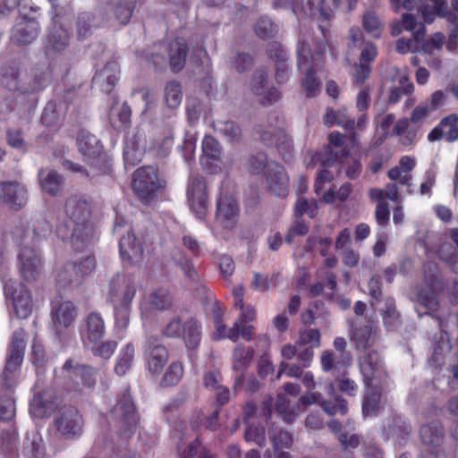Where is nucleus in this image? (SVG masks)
Wrapping results in <instances>:
<instances>
[{
  "mask_svg": "<svg viewBox=\"0 0 458 458\" xmlns=\"http://www.w3.org/2000/svg\"><path fill=\"white\" fill-rule=\"evenodd\" d=\"M187 45L183 38H177L169 44L168 55L174 71H181L185 64Z\"/></svg>",
  "mask_w": 458,
  "mask_h": 458,
  "instance_id": "nucleus-38",
  "label": "nucleus"
},
{
  "mask_svg": "<svg viewBox=\"0 0 458 458\" xmlns=\"http://www.w3.org/2000/svg\"><path fill=\"white\" fill-rule=\"evenodd\" d=\"M420 437L423 445V458H447L443 447V428L438 421L422 425Z\"/></svg>",
  "mask_w": 458,
  "mask_h": 458,
  "instance_id": "nucleus-13",
  "label": "nucleus"
},
{
  "mask_svg": "<svg viewBox=\"0 0 458 458\" xmlns=\"http://www.w3.org/2000/svg\"><path fill=\"white\" fill-rule=\"evenodd\" d=\"M18 8L22 21L13 30L11 39L15 44H30L38 35L39 25L34 17L28 18L30 13L37 11L31 0H0V16H5Z\"/></svg>",
  "mask_w": 458,
  "mask_h": 458,
  "instance_id": "nucleus-6",
  "label": "nucleus"
},
{
  "mask_svg": "<svg viewBox=\"0 0 458 458\" xmlns=\"http://www.w3.org/2000/svg\"><path fill=\"white\" fill-rule=\"evenodd\" d=\"M38 180L41 189L50 195L57 194L61 189L62 177L52 169L45 168L39 170Z\"/></svg>",
  "mask_w": 458,
  "mask_h": 458,
  "instance_id": "nucleus-42",
  "label": "nucleus"
},
{
  "mask_svg": "<svg viewBox=\"0 0 458 458\" xmlns=\"http://www.w3.org/2000/svg\"><path fill=\"white\" fill-rule=\"evenodd\" d=\"M384 325L387 330L393 331L397 329L400 324V314L396 310L395 303L393 298L385 300V308L382 311Z\"/></svg>",
  "mask_w": 458,
  "mask_h": 458,
  "instance_id": "nucleus-47",
  "label": "nucleus"
},
{
  "mask_svg": "<svg viewBox=\"0 0 458 458\" xmlns=\"http://www.w3.org/2000/svg\"><path fill=\"white\" fill-rule=\"evenodd\" d=\"M320 332L316 328H308L300 332L298 343L300 345H309L317 348L320 345Z\"/></svg>",
  "mask_w": 458,
  "mask_h": 458,
  "instance_id": "nucleus-59",
  "label": "nucleus"
},
{
  "mask_svg": "<svg viewBox=\"0 0 458 458\" xmlns=\"http://www.w3.org/2000/svg\"><path fill=\"white\" fill-rule=\"evenodd\" d=\"M362 25L364 30L373 38H379L383 30V23L380 21L376 13L368 11L363 15Z\"/></svg>",
  "mask_w": 458,
  "mask_h": 458,
  "instance_id": "nucleus-51",
  "label": "nucleus"
},
{
  "mask_svg": "<svg viewBox=\"0 0 458 458\" xmlns=\"http://www.w3.org/2000/svg\"><path fill=\"white\" fill-rule=\"evenodd\" d=\"M64 212L66 219L58 221L55 234L72 249L80 250L91 242L94 235L90 203L82 196H72L66 200Z\"/></svg>",
  "mask_w": 458,
  "mask_h": 458,
  "instance_id": "nucleus-1",
  "label": "nucleus"
},
{
  "mask_svg": "<svg viewBox=\"0 0 458 458\" xmlns=\"http://www.w3.org/2000/svg\"><path fill=\"white\" fill-rule=\"evenodd\" d=\"M360 370L365 386L362 413L365 417L372 416L383 407L380 385L386 378V372L380 356L376 352L367 353L360 359Z\"/></svg>",
  "mask_w": 458,
  "mask_h": 458,
  "instance_id": "nucleus-3",
  "label": "nucleus"
},
{
  "mask_svg": "<svg viewBox=\"0 0 458 458\" xmlns=\"http://www.w3.org/2000/svg\"><path fill=\"white\" fill-rule=\"evenodd\" d=\"M455 252L449 243H444L439 248V257L449 263L455 272H458V255Z\"/></svg>",
  "mask_w": 458,
  "mask_h": 458,
  "instance_id": "nucleus-64",
  "label": "nucleus"
},
{
  "mask_svg": "<svg viewBox=\"0 0 458 458\" xmlns=\"http://www.w3.org/2000/svg\"><path fill=\"white\" fill-rule=\"evenodd\" d=\"M86 347L91 351L93 355L103 360H109L117 347V343L114 340L98 341Z\"/></svg>",
  "mask_w": 458,
  "mask_h": 458,
  "instance_id": "nucleus-48",
  "label": "nucleus"
},
{
  "mask_svg": "<svg viewBox=\"0 0 458 458\" xmlns=\"http://www.w3.org/2000/svg\"><path fill=\"white\" fill-rule=\"evenodd\" d=\"M148 369L153 374H159L168 360V352L163 345L157 344L149 349L147 355Z\"/></svg>",
  "mask_w": 458,
  "mask_h": 458,
  "instance_id": "nucleus-40",
  "label": "nucleus"
},
{
  "mask_svg": "<svg viewBox=\"0 0 458 458\" xmlns=\"http://www.w3.org/2000/svg\"><path fill=\"white\" fill-rule=\"evenodd\" d=\"M164 335L167 337L182 336L186 347L190 350L195 349L201 339L200 326L193 318L185 321L183 324L179 318L172 319L165 327Z\"/></svg>",
  "mask_w": 458,
  "mask_h": 458,
  "instance_id": "nucleus-15",
  "label": "nucleus"
},
{
  "mask_svg": "<svg viewBox=\"0 0 458 458\" xmlns=\"http://www.w3.org/2000/svg\"><path fill=\"white\" fill-rule=\"evenodd\" d=\"M70 34L64 27L63 22L53 19V25L50 29L45 42V52L49 57H55L63 53L69 46Z\"/></svg>",
  "mask_w": 458,
  "mask_h": 458,
  "instance_id": "nucleus-23",
  "label": "nucleus"
},
{
  "mask_svg": "<svg viewBox=\"0 0 458 458\" xmlns=\"http://www.w3.org/2000/svg\"><path fill=\"white\" fill-rule=\"evenodd\" d=\"M259 138L267 146H276L278 151L284 154L292 148V141L285 132L279 127L261 128L259 131Z\"/></svg>",
  "mask_w": 458,
  "mask_h": 458,
  "instance_id": "nucleus-36",
  "label": "nucleus"
},
{
  "mask_svg": "<svg viewBox=\"0 0 458 458\" xmlns=\"http://www.w3.org/2000/svg\"><path fill=\"white\" fill-rule=\"evenodd\" d=\"M245 439L247 442H253L259 446L265 445L266 437L264 428L255 426L252 423L247 425Z\"/></svg>",
  "mask_w": 458,
  "mask_h": 458,
  "instance_id": "nucleus-62",
  "label": "nucleus"
},
{
  "mask_svg": "<svg viewBox=\"0 0 458 458\" xmlns=\"http://www.w3.org/2000/svg\"><path fill=\"white\" fill-rule=\"evenodd\" d=\"M136 0H111L102 6L106 19L114 17L119 23L126 24L132 16Z\"/></svg>",
  "mask_w": 458,
  "mask_h": 458,
  "instance_id": "nucleus-29",
  "label": "nucleus"
},
{
  "mask_svg": "<svg viewBox=\"0 0 458 458\" xmlns=\"http://www.w3.org/2000/svg\"><path fill=\"white\" fill-rule=\"evenodd\" d=\"M58 398L50 390L34 396L30 404V412L35 418L49 416L57 407Z\"/></svg>",
  "mask_w": 458,
  "mask_h": 458,
  "instance_id": "nucleus-34",
  "label": "nucleus"
},
{
  "mask_svg": "<svg viewBox=\"0 0 458 458\" xmlns=\"http://www.w3.org/2000/svg\"><path fill=\"white\" fill-rule=\"evenodd\" d=\"M426 287L420 290L418 293V302L423 306L428 312H434L438 308V301L437 300V293L442 288L441 282L436 275L426 277Z\"/></svg>",
  "mask_w": 458,
  "mask_h": 458,
  "instance_id": "nucleus-33",
  "label": "nucleus"
},
{
  "mask_svg": "<svg viewBox=\"0 0 458 458\" xmlns=\"http://www.w3.org/2000/svg\"><path fill=\"white\" fill-rule=\"evenodd\" d=\"M377 337V327L373 323L355 329L352 340L358 349H366L374 344Z\"/></svg>",
  "mask_w": 458,
  "mask_h": 458,
  "instance_id": "nucleus-44",
  "label": "nucleus"
},
{
  "mask_svg": "<svg viewBox=\"0 0 458 458\" xmlns=\"http://www.w3.org/2000/svg\"><path fill=\"white\" fill-rule=\"evenodd\" d=\"M174 144V135L171 126L165 128L163 133L155 131L148 135V139L142 141V134L138 132L125 141L123 151L124 160L127 164L134 165L141 159L144 151L153 152L157 156H165Z\"/></svg>",
  "mask_w": 458,
  "mask_h": 458,
  "instance_id": "nucleus-5",
  "label": "nucleus"
},
{
  "mask_svg": "<svg viewBox=\"0 0 458 458\" xmlns=\"http://www.w3.org/2000/svg\"><path fill=\"white\" fill-rule=\"evenodd\" d=\"M64 377H69L79 391L92 390L96 384V370L89 366L74 364L68 360L63 366Z\"/></svg>",
  "mask_w": 458,
  "mask_h": 458,
  "instance_id": "nucleus-19",
  "label": "nucleus"
},
{
  "mask_svg": "<svg viewBox=\"0 0 458 458\" xmlns=\"http://www.w3.org/2000/svg\"><path fill=\"white\" fill-rule=\"evenodd\" d=\"M170 305L171 298L168 292L165 289L157 290L141 301V317L143 319H151L156 311L165 310Z\"/></svg>",
  "mask_w": 458,
  "mask_h": 458,
  "instance_id": "nucleus-27",
  "label": "nucleus"
},
{
  "mask_svg": "<svg viewBox=\"0 0 458 458\" xmlns=\"http://www.w3.org/2000/svg\"><path fill=\"white\" fill-rule=\"evenodd\" d=\"M26 347L25 333L22 329L15 331L8 350L6 364L1 376V385L6 389L15 386L19 369L22 363Z\"/></svg>",
  "mask_w": 458,
  "mask_h": 458,
  "instance_id": "nucleus-11",
  "label": "nucleus"
},
{
  "mask_svg": "<svg viewBox=\"0 0 458 458\" xmlns=\"http://www.w3.org/2000/svg\"><path fill=\"white\" fill-rule=\"evenodd\" d=\"M79 152L91 166L104 162L106 157L102 154V146L97 137L88 131H81L77 137Z\"/></svg>",
  "mask_w": 458,
  "mask_h": 458,
  "instance_id": "nucleus-24",
  "label": "nucleus"
},
{
  "mask_svg": "<svg viewBox=\"0 0 458 458\" xmlns=\"http://www.w3.org/2000/svg\"><path fill=\"white\" fill-rule=\"evenodd\" d=\"M216 130L226 138L229 141H236L241 137V129L233 122H217L215 124Z\"/></svg>",
  "mask_w": 458,
  "mask_h": 458,
  "instance_id": "nucleus-54",
  "label": "nucleus"
},
{
  "mask_svg": "<svg viewBox=\"0 0 458 458\" xmlns=\"http://www.w3.org/2000/svg\"><path fill=\"white\" fill-rule=\"evenodd\" d=\"M426 33L424 25H420V28L412 33L411 38H399L396 41V51L400 54H406L409 52L415 53L420 51V43Z\"/></svg>",
  "mask_w": 458,
  "mask_h": 458,
  "instance_id": "nucleus-43",
  "label": "nucleus"
},
{
  "mask_svg": "<svg viewBox=\"0 0 458 458\" xmlns=\"http://www.w3.org/2000/svg\"><path fill=\"white\" fill-rule=\"evenodd\" d=\"M26 452L29 458H49L42 437L37 434L33 435L32 439L28 443Z\"/></svg>",
  "mask_w": 458,
  "mask_h": 458,
  "instance_id": "nucleus-58",
  "label": "nucleus"
},
{
  "mask_svg": "<svg viewBox=\"0 0 458 458\" xmlns=\"http://www.w3.org/2000/svg\"><path fill=\"white\" fill-rule=\"evenodd\" d=\"M183 376V368L180 362H173L164 376V383L167 386L176 385Z\"/></svg>",
  "mask_w": 458,
  "mask_h": 458,
  "instance_id": "nucleus-63",
  "label": "nucleus"
},
{
  "mask_svg": "<svg viewBox=\"0 0 458 458\" xmlns=\"http://www.w3.org/2000/svg\"><path fill=\"white\" fill-rule=\"evenodd\" d=\"M15 414V403L12 395L8 394L0 395V420H11Z\"/></svg>",
  "mask_w": 458,
  "mask_h": 458,
  "instance_id": "nucleus-60",
  "label": "nucleus"
},
{
  "mask_svg": "<svg viewBox=\"0 0 458 458\" xmlns=\"http://www.w3.org/2000/svg\"><path fill=\"white\" fill-rule=\"evenodd\" d=\"M4 291L6 298L12 301L13 310L19 318H27L32 312L31 294L21 283L10 280L5 283Z\"/></svg>",
  "mask_w": 458,
  "mask_h": 458,
  "instance_id": "nucleus-17",
  "label": "nucleus"
},
{
  "mask_svg": "<svg viewBox=\"0 0 458 458\" xmlns=\"http://www.w3.org/2000/svg\"><path fill=\"white\" fill-rule=\"evenodd\" d=\"M34 81H27L23 64L20 62L6 64L2 68L1 84L8 91L14 94H29L41 89L49 80L48 67L45 68L42 75L38 77L37 70L33 71Z\"/></svg>",
  "mask_w": 458,
  "mask_h": 458,
  "instance_id": "nucleus-8",
  "label": "nucleus"
},
{
  "mask_svg": "<svg viewBox=\"0 0 458 458\" xmlns=\"http://www.w3.org/2000/svg\"><path fill=\"white\" fill-rule=\"evenodd\" d=\"M326 393L334 397L335 403L331 401L324 400L322 394L313 390H308L303 394L299 403L291 406L289 399L284 395L279 394L276 400V409L282 419L290 423L293 422L301 412L304 411L307 406L319 403L322 409L328 415L346 414L348 411L347 403L344 399L335 394V389L332 381L328 380L325 383Z\"/></svg>",
  "mask_w": 458,
  "mask_h": 458,
  "instance_id": "nucleus-2",
  "label": "nucleus"
},
{
  "mask_svg": "<svg viewBox=\"0 0 458 458\" xmlns=\"http://www.w3.org/2000/svg\"><path fill=\"white\" fill-rule=\"evenodd\" d=\"M199 446L198 438L191 440L186 435L182 437L181 443L178 444L177 449L180 454L181 458H192Z\"/></svg>",
  "mask_w": 458,
  "mask_h": 458,
  "instance_id": "nucleus-61",
  "label": "nucleus"
},
{
  "mask_svg": "<svg viewBox=\"0 0 458 458\" xmlns=\"http://www.w3.org/2000/svg\"><path fill=\"white\" fill-rule=\"evenodd\" d=\"M318 210V202L316 199H308L303 197H299L296 200L294 207V214L296 217H300L306 214L310 218H313L317 216Z\"/></svg>",
  "mask_w": 458,
  "mask_h": 458,
  "instance_id": "nucleus-49",
  "label": "nucleus"
},
{
  "mask_svg": "<svg viewBox=\"0 0 458 458\" xmlns=\"http://www.w3.org/2000/svg\"><path fill=\"white\" fill-rule=\"evenodd\" d=\"M187 199L191 209L199 219H203L207 214L208 197L207 185L202 176L191 174L187 186Z\"/></svg>",
  "mask_w": 458,
  "mask_h": 458,
  "instance_id": "nucleus-16",
  "label": "nucleus"
},
{
  "mask_svg": "<svg viewBox=\"0 0 458 458\" xmlns=\"http://www.w3.org/2000/svg\"><path fill=\"white\" fill-rule=\"evenodd\" d=\"M120 255L123 262L139 264L143 259V247L132 233L123 236L119 243Z\"/></svg>",
  "mask_w": 458,
  "mask_h": 458,
  "instance_id": "nucleus-32",
  "label": "nucleus"
},
{
  "mask_svg": "<svg viewBox=\"0 0 458 458\" xmlns=\"http://www.w3.org/2000/svg\"><path fill=\"white\" fill-rule=\"evenodd\" d=\"M445 35L441 32H436L428 39H422L420 43V51L428 55L427 64L429 67L439 71L442 68V60L437 56L442 50Z\"/></svg>",
  "mask_w": 458,
  "mask_h": 458,
  "instance_id": "nucleus-30",
  "label": "nucleus"
},
{
  "mask_svg": "<svg viewBox=\"0 0 458 458\" xmlns=\"http://www.w3.org/2000/svg\"><path fill=\"white\" fill-rule=\"evenodd\" d=\"M53 427L61 438L75 440L83 433L84 421L79 411L69 406L63 408L55 416Z\"/></svg>",
  "mask_w": 458,
  "mask_h": 458,
  "instance_id": "nucleus-12",
  "label": "nucleus"
},
{
  "mask_svg": "<svg viewBox=\"0 0 458 458\" xmlns=\"http://www.w3.org/2000/svg\"><path fill=\"white\" fill-rule=\"evenodd\" d=\"M394 122V115L392 114H388L383 116H377L375 118L376 132L378 135V139L377 140V144H380L386 138L390 127L393 125Z\"/></svg>",
  "mask_w": 458,
  "mask_h": 458,
  "instance_id": "nucleus-57",
  "label": "nucleus"
},
{
  "mask_svg": "<svg viewBox=\"0 0 458 458\" xmlns=\"http://www.w3.org/2000/svg\"><path fill=\"white\" fill-rule=\"evenodd\" d=\"M202 152L206 158L216 160L221 157L222 148L214 137L205 136L202 141Z\"/></svg>",
  "mask_w": 458,
  "mask_h": 458,
  "instance_id": "nucleus-56",
  "label": "nucleus"
},
{
  "mask_svg": "<svg viewBox=\"0 0 458 458\" xmlns=\"http://www.w3.org/2000/svg\"><path fill=\"white\" fill-rule=\"evenodd\" d=\"M340 0H308L310 15L319 14L329 19L337 8Z\"/></svg>",
  "mask_w": 458,
  "mask_h": 458,
  "instance_id": "nucleus-46",
  "label": "nucleus"
},
{
  "mask_svg": "<svg viewBox=\"0 0 458 458\" xmlns=\"http://www.w3.org/2000/svg\"><path fill=\"white\" fill-rule=\"evenodd\" d=\"M325 47H318V50L312 54L310 45L306 41L299 43L297 47L298 66L299 69L305 72V77L301 81V87L306 97H316L321 89V82L315 76L314 69L320 63L322 53Z\"/></svg>",
  "mask_w": 458,
  "mask_h": 458,
  "instance_id": "nucleus-9",
  "label": "nucleus"
},
{
  "mask_svg": "<svg viewBox=\"0 0 458 458\" xmlns=\"http://www.w3.org/2000/svg\"><path fill=\"white\" fill-rule=\"evenodd\" d=\"M239 207L234 198L228 193H220L216 201V225L230 232L237 225Z\"/></svg>",
  "mask_w": 458,
  "mask_h": 458,
  "instance_id": "nucleus-18",
  "label": "nucleus"
},
{
  "mask_svg": "<svg viewBox=\"0 0 458 458\" xmlns=\"http://www.w3.org/2000/svg\"><path fill=\"white\" fill-rule=\"evenodd\" d=\"M445 138L448 142L458 140V115L452 114L443 118L428 135V141H437Z\"/></svg>",
  "mask_w": 458,
  "mask_h": 458,
  "instance_id": "nucleus-31",
  "label": "nucleus"
},
{
  "mask_svg": "<svg viewBox=\"0 0 458 458\" xmlns=\"http://www.w3.org/2000/svg\"><path fill=\"white\" fill-rule=\"evenodd\" d=\"M275 47V54H273L272 50H269V55L271 57L276 58V79L278 83H284L287 81L289 78V65H288V57L286 52L281 48V47L277 44L273 45Z\"/></svg>",
  "mask_w": 458,
  "mask_h": 458,
  "instance_id": "nucleus-45",
  "label": "nucleus"
},
{
  "mask_svg": "<svg viewBox=\"0 0 458 458\" xmlns=\"http://www.w3.org/2000/svg\"><path fill=\"white\" fill-rule=\"evenodd\" d=\"M165 98L168 107H178L182 100V92L179 83L170 81L165 88Z\"/></svg>",
  "mask_w": 458,
  "mask_h": 458,
  "instance_id": "nucleus-50",
  "label": "nucleus"
},
{
  "mask_svg": "<svg viewBox=\"0 0 458 458\" xmlns=\"http://www.w3.org/2000/svg\"><path fill=\"white\" fill-rule=\"evenodd\" d=\"M324 121L327 125L337 124L345 129H352L354 125V120L346 119L344 111H335L333 109H327Z\"/></svg>",
  "mask_w": 458,
  "mask_h": 458,
  "instance_id": "nucleus-52",
  "label": "nucleus"
},
{
  "mask_svg": "<svg viewBox=\"0 0 458 458\" xmlns=\"http://www.w3.org/2000/svg\"><path fill=\"white\" fill-rule=\"evenodd\" d=\"M119 75V64L115 60H112L97 71L93 81L102 91L108 93L118 81Z\"/></svg>",
  "mask_w": 458,
  "mask_h": 458,
  "instance_id": "nucleus-35",
  "label": "nucleus"
},
{
  "mask_svg": "<svg viewBox=\"0 0 458 458\" xmlns=\"http://www.w3.org/2000/svg\"><path fill=\"white\" fill-rule=\"evenodd\" d=\"M344 137L340 132L330 133L329 145L326 149L328 157L327 160H323L324 165H329L330 162L342 159L347 155V152L344 147Z\"/></svg>",
  "mask_w": 458,
  "mask_h": 458,
  "instance_id": "nucleus-41",
  "label": "nucleus"
},
{
  "mask_svg": "<svg viewBox=\"0 0 458 458\" xmlns=\"http://www.w3.org/2000/svg\"><path fill=\"white\" fill-rule=\"evenodd\" d=\"M399 83V87H394L390 90L388 100L392 104L397 103L403 94L410 95L414 89L413 84L410 81L407 75L401 77Z\"/></svg>",
  "mask_w": 458,
  "mask_h": 458,
  "instance_id": "nucleus-55",
  "label": "nucleus"
},
{
  "mask_svg": "<svg viewBox=\"0 0 458 458\" xmlns=\"http://www.w3.org/2000/svg\"><path fill=\"white\" fill-rule=\"evenodd\" d=\"M106 334V325L103 317L98 312L89 313L81 329V337L85 346L100 341Z\"/></svg>",
  "mask_w": 458,
  "mask_h": 458,
  "instance_id": "nucleus-25",
  "label": "nucleus"
},
{
  "mask_svg": "<svg viewBox=\"0 0 458 458\" xmlns=\"http://www.w3.org/2000/svg\"><path fill=\"white\" fill-rule=\"evenodd\" d=\"M198 134L193 128L186 131L184 141L182 147L183 158L186 162H191L194 158Z\"/></svg>",
  "mask_w": 458,
  "mask_h": 458,
  "instance_id": "nucleus-53",
  "label": "nucleus"
},
{
  "mask_svg": "<svg viewBox=\"0 0 458 458\" xmlns=\"http://www.w3.org/2000/svg\"><path fill=\"white\" fill-rule=\"evenodd\" d=\"M15 234L21 238L18 253L20 273L28 282L36 281L43 268L40 252L35 248V242L39 240V235L34 228H27L22 234L17 231Z\"/></svg>",
  "mask_w": 458,
  "mask_h": 458,
  "instance_id": "nucleus-7",
  "label": "nucleus"
},
{
  "mask_svg": "<svg viewBox=\"0 0 458 458\" xmlns=\"http://www.w3.org/2000/svg\"><path fill=\"white\" fill-rule=\"evenodd\" d=\"M28 200L24 184L16 181L0 182V201L13 210L22 208Z\"/></svg>",
  "mask_w": 458,
  "mask_h": 458,
  "instance_id": "nucleus-21",
  "label": "nucleus"
},
{
  "mask_svg": "<svg viewBox=\"0 0 458 458\" xmlns=\"http://www.w3.org/2000/svg\"><path fill=\"white\" fill-rule=\"evenodd\" d=\"M135 293L136 284L130 276L118 274L110 279L107 299L113 304L117 329L124 330L128 327Z\"/></svg>",
  "mask_w": 458,
  "mask_h": 458,
  "instance_id": "nucleus-4",
  "label": "nucleus"
},
{
  "mask_svg": "<svg viewBox=\"0 0 458 458\" xmlns=\"http://www.w3.org/2000/svg\"><path fill=\"white\" fill-rule=\"evenodd\" d=\"M77 309L70 301H54L51 304V326L60 334L74 322Z\"/></svg>",
  "mask_w": 458,
  "mask_h": 458,
  "instance_id": "nucleus-20",
  "label": "nucleus"
},
{
  "mask_svg": "<svg viewBox=\"0 0 458 458\" xmlns=\"http://www.w3.org/2000/svg\"><path fill=\"white\" fill-rule=\"evenodd\" d=\"M265 176L267 187L271 193L281 198L288 195L290 180L284 166L269 162Z\"/></svg>",
  "mask_w": 458,
  "mask_h": 458,
  "instance_id": "nucleus-22",
  "label": "nucleus"
},
{
  "mask_svg": "<svg viewBox=\"0 0 458 458\" xmlns=\"http://www.w3.org/2000/svg\"><path fill=\"white\" fill-rule=\"evenodd\" d=\"M161 186L157 170L153 166H144L135 171L132 188L143 202L153 200Z\"/></svg>",
  "mask_w": 458,
  "mask_h": 458,
  "instance_id": "nucleus-14",
  "label": "nucleus"
},
{
  "mask_svg": "<svg viewBox=\"0 0 458 458\" xmlns=\"http://www.w3.org/2000/svg\"><path fill=\"white\" fill-rule=\"evenodd\" d=\"M241 310L237 320L233 326V330L230 332L229 336L232 341H236L239 336H242L247 341H250L253 336V326L248 325L256 318V310L251 305H244L242 307H235Z\"/></svg>",
  "mask_w": 458,
  "mask_h": 458,
  "instance_id": "nucleus-26",
  "label": "nucleus"
},
{
  "mask_svg": "<svg viewBox=\"0 0 458 458\" xmlns=\"http://www.w3.org/2000/svg\"><path fill=\"white\" fill-rule=\"evenodd\" d=\"M95 259L91 256H87L79 262L67 263L65 273H74L70 280L73 284H81L84 278L90 275L95 268Z\"/></svg>",
  "mask_w": 458,
  "mask_h": 458,
  "instance_id": "nucleus-37",
  "label": "nucleus"
},
{
  "mask_svg": "<svg viewBox=\"0 0 458 458\" xmlns=\"http://www.w3.org/2000/svg\"><path fill=\"white\" fill-rule=\"evenodd\" d=\"M267 74L265 71H258L252 81L251 89L254 94L260 97V102L264 106L272 105L281 98L280 91L275 88L267 87Z\"/></svg>",
  "mask_w": 458,
  "mask_h": 458,
  "instance_id": "nucleus-28",
  "label": "nucleus"
},
{
  "mask_svg": "<svg viewBox=\"0 0 458 458\" xmlns=\"http://www.w3.org/2000/svg\"><path fill=\"white\" fill-rule=\"evenodd\" d=\"M110 414L117 424L121 437L127 439L135 434L140 417L129 391L118 395L116 403L111 409Z\"/></svg>",
  "mask_w": 458,
  "mask_h": 458,
  "instance_id": "nucleus-10",
  "label": "nucleus"
},
{
  "mask_svg": "<svg viewBox=\"0 0 458 458\" xmlns=\"http://www.w3.org/2000/svg\"><path fill=\"white\" fill-rule=\"evenodd\" d=\"M134 357L135 347L131 343L121 347L115 360L114 372L118 376L125 375L131 369Z\"/></svg>",
  "mask_w": 458,
  "mask_h": 458,
  "instance_id": "nucleus-39",
  "label": "nucleus"
}]
</instances>
